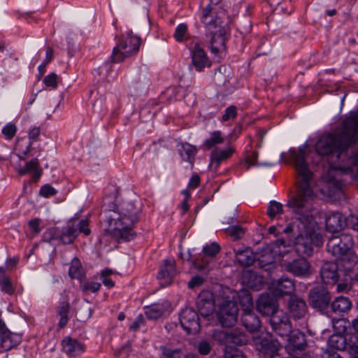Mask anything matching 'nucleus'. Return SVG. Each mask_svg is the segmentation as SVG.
Wrapping results in <instances>:
<instances>
[{
    "label": "nucleus",
    "instance_id": "6ab92c4d",
    "mask_svg": "<svg viewBox=\"0 0 358 358\" xmlns=\"http://www.w3.org/2000/svg\"><path fill=\"white\" fill-rule=\"evenodd\" d=\"M22 341L21 336L11 332L0 318V343L1 348L7 352L17 346Z\"/></svg>",
    "mask_w": 358,
    "mask_h": 358
},
{
    "label": "nucleus",
    "instance_id": "f257e3e1",
    "mask_svg": "<svg viewBox=\"0 0 358 358\" xmlns=\"http://www.w3.org/2000/svg\"><path fill=\"white\" fill-rule=\"evenodd\" d=\"M305 150L303 148H299L297 152L294 149L289 150L287 162L294 165L298 185L296 194L287 200L286 206L299 222L300 227L306 226L311 230L313 226H317L313 215L312 201L315 195L310 186L313 173L305 160Z\"/></svg>",
    "mask_w": 358,
    "mask_h": 358
},
{
    "label": "nucleus",
    "instance_id": "69168bd1",
    "mask_svg": "<svg viewBox=\"0 0 358 358\" xmlns=\"http://www.w3.org/2000/svg\"><path fill=\"white\" fill-rule=\"evenodd\" d=\"M244 234V229L240 226H234L230 230V235L235 239L241 238Z\"/></svg>",
    "mask_w": 358,
    "mask_h": 358
},
{
    "label": "nucleus",
    "instance_id": "c03bdc74",
    "mask_svg": "<svg viewBox=\"0 0 358 358\" xmlns=\"http://www.w3.org/2000/svg\"><path fill=\"white\" fill-rule=\"evenodd\" d=\"M164 314L162 307L157 304H152L145 307V315L149 320H157Z\"/></svg>",
    "mask_w": 358,
    "mask_h": 358
},
{
    "label": "nucleus",
    "instance_id": "7ed1b4c3",
    "mask_svg": "<svg viewBox=\"0 0 358 358\" xmlns=\"http://www.w3.org/2000/svg\"><path fill=\"white\" fill-rule=\"evenodd\" d=\"M354 241L350 234L342 233L330 238L327 245V251L343 262L353 265L357 262V257L352 250Z\"/></svg>",
    "mask_w": 358,
    "mask_h": 358
},
{
    "label": "nucleus",
    "instance_id": "8fccbe9b",
    "mask_svg": "<svg viewBox=\"0 0 358 358\" xmlns=\"http://www.w3.org/2000/svg\"><path fill=\"white\" fill-rule=\"evenodd\" d=\"M221 248L216 242H213L203 248L202 253L214 259L215 256L220 252Z\"/></svg>",
    "mask_w": 358,
    "mask_h": 358
},
{
    "label": "nucleus",
    "instance_id": "ea45409f",
    "mask_svg": "<svg viewBox=\"0 0 358 358\" xmlns=\"http://www.w3.org/2000/svg\"><path fill=\"white\" fill-rule=\"evenodd\" d=\"M0 287L1 291L9 295H12L15 292V288L6 275V270L3 267H0Z\"/></svg>",
    "mask_w": 358,
    "mask_h": 358
},
{
    "label": "nucleus",
    "instance_id": "4d7b16f0",
    "mask_svg": "<svg viewBox=\"0 0 358 358\" xmlns=\"http://www.w3.org/2000/svg\"><path fill=\"white\" fill-rule=\"evenodd\" d=\"M58 76L55 73H51L46 76L43 79V83L48 87L56 89L57 87Z\"/></svg>",
    "mask_w": 358,
    "mask_h": 358
},
{
    "label": "nucleus",
    "instance_id": "1a4fd4ad",
    "mask_svg": "<svg viewBox=\"0 0 358 358\" xmlns=\"http://www.w3.org/2000/svg\"><path fill=\"white\" fill-rule=\"evenodd\" d=\"M108 226L105 229L107 234L116 238L118 242L130 241L135 238L136 233L133 230L134 225L120 224L112 215L106 217Z\"/></svg>",
    "mask_w": 358,
    "mask_h": 358
},
{
    "label": "nucleus",
    "instance_id": "79ce46f5",
    "mask_svg": "<svg viewBox=\"0 0 358 358\" xmlns=\"http://www.w3.org/2000/svg\"><path fill=\"white\" fill-rule=\"evenodd\" d=\"M234 152V150L232 148H229L219 151H214L211 153V162H215L216 166H218L222 161L229 159Z\"/></svg>",
    "mask_w": 358,
    "mask_h": 358
},
{
    "label": "nucleus",
    "instance_id": "9d476101",
    "mask_svg": "<svg viewBox=\"0 0 358 358\" xmlns=\"http://www.w3.org/2000/svg\"><path fill=\"white\" fill-rule=\"evenodd\" d=\"M238 308L234 301L225 300L220 306L217 312V320L224 328L232 327L237 322Z\"/></svg>",
    "mask_w": 358,
    "mask_h": 358
},
{
    "label": "nucleus",
    "instance_id": "ddd939ff",
    "mask_svg": "<svg viewBox=\"0 0 358 358\" xmlns=\"http://www.w3.org/2000/svg\"><path fill=\"white\" fill-rule=\"evenodd\" d=\"M282 266L285 270L299 278H308L311 275V266L304 257L294 258L291 260H283Z\"/></svg>",
    "mask_w": 358,
    "mask_h": 358
},
{
    "label": "nucleus",
    "instance_id": "052dcab7",
    "mask_svg": "<svg viewBox=\"0 0 358 358\" xmlns=\"http://www.w3.org/2000/svg\"><path fill=\"white\" fill-rule=\"evenodd\" d=\"M39 194L40 195L45 198H48L51 196L55 195L57 194V190L51 185L46 184L41 187Z\"/></svg>",
    "mask_w": 358,
    "mask_h": 358
},
{
    "label": "nucleus",
    "instance_id": "72a5a7b5",
    "mask_svg": "<svg viewBox=\"0 0 358 358\" xmlns=\"http://www.w3.org/2000/svg\"><path fill=\"white\" fill-rule=\"evenodd\" d=\"M226 50V38L222 32H215L210 39V51L213 54L217 55L219 52Z\"/></svg>",
    "mask_w": 358,
    "mask_h": 358
},
{
    "label": "nucleus",
    "instance_id": "423d86ee",
    "mask_svg": "<svg viewBox=\"0 0 358 358\" xmlns=\"http://www.w3.org/2000/svg\"><path fill=\"white\" fill-rule=\"evenodd\" d=\"M254 345L262 358H284L279 354L282 345L271 333L262 334L255 338Z\"/></svg>",
    "mask_w": 358,
    "mask_h": 358
},
{
    "label": "nucleus",
    "instance_id": "a18cd8bd",
    "mask_svg": "<svg viewBox=\"0 0 358 358\" xmlns=\"http://www.w3.org/2000/svg\"><path fill=\"white\" fill-rule=\"evenodd\" d=\"M224 142V138L222 136V133L220 131H215L210 134V137L206 139L203 145L207 149H210L216 145L221 144Z\"/></svg>",
    "mask_w": 358,
    "mask_h": 358
},
{
    "label": "nucleus",
    "instance_id": "680f3d73",
    "mask_svg": "<svg viewBox=\"0 0 358 358\" xmlns=\"http://www.w3.org/2000/svg\"><path fill=\"white\" fill-rule=\"evenodd\" d=\"M212 13V7L210 5H208L206 8L203 9L202 16H201V22L205 24H211L214 22L213 20H208V18L210 15Z\"/></svg>",
    "mask_w": 358,
    "mask_h": 358
},
{
    "label": "nucleus",
    "instance_id": "4468645a",
    "mask_svg": "<svg viewBox=\"0 0 358 358\" xmlns=\"http://www.w3.org/2000/svg\"><path fill=\"white\" fill-rule=\"evenodd\" d=\"M179 320L187 334L195 335L200 331V319L194 309L189 307L183 308L180 313Z\"/></svg>",
    "mask_w": 358,
    "mask_h": 358
},
{
    "label": "nucleus",
    "instance_id": "aec40b11",
    "mask_svg": "<svg viewBox=\"0 0 358 358\" xmlns=\"http://www.w3.org/2000/svg\"><path fill=\"white\" fill-rule=\"evenodd\" d=\"M271 289L278 298L283 297L285 295H290L294 291L295 285L292 279L282 276L272 281Z\"/></svg>",
    "mask_w": 358,
    "mask_h": 358
},
{
    "label": "nucleus",
    "instance_id": "2eb2a0df",
    "mask_svg": "<svg viewBox=\"0 0 358 358\" xmlns=\"http://www.w3.org/2000/svg\"><path fill=\"white\" fill-rule=\"evenodd\" d=\"M272 331L280 337L287 336L292 329V326L287 315L282 310L278 311L269 319Z\"/></svg>",
    "mask_w": 358,
    "mask_h": 358
},
{
    "label": "nucleus",
    "instance_id": "864d4df0",
    "mask_svg": "<svg viewBox=\"0 0 358 358\" xmlns=\"http://www.w3.org/2000/svg\"><path fill=\"white\" fill-rule=\"evenodd\" d=\"M212 344L206 340L201 341L197 345L198 352L203 356L209 355L212 351Z\"/></svg>",
    "mask_w": 358,
    "mask_h": 358
},
{
    "label": "nucleus",
    "instance_id": "2f4dec72",
    "mask_svg": "<svg viewBox=\"0 0 358 358\" xmlns=\"http://www.w3.org/2000/svg\"><path fill=\"white\" fill-rule=\"evenodd\" d=\"M249 340V336L240 328H235L229 331V344L243 346L247 345Z\"/></svg>",
    "mask_w": 358,
    "mask_h": 358
},
{
    "label": "nucleus",
    "instance_id": "3c124183",
    "mask_svg": "<svg viewBox=\"0 0 358 358\" xmlns=\"http://www.w3.org/2000/svg\"><path fill=\"white\" fill-rule=\"evenodd\" d=\"M187 25L181 23L176 29L173 37L177 42H182L187 39Z\"/></svg>",
    "mask_w": 358,
    "mask_h": 358
},
{
    "label": "nucleus",
    "instance_id": "20e7f679",
    "mask_svg": "<svg viewBox=\"0 0 358 358\" xmlns=\"http://www.w3.org/2000/svg\"><path fill=\"white\" fill-rule=\"evenodd\" d=\"M141 43V37L134 35L131 31H128L126 36L119 38L117 43L113 48L110 57V63L122 62L125 59L136 55Z\"/></svg>",
    "mask_w": 358,
    "mask_h": 358
},
{
    "label": "nucleus",
    "instance_id": "b1692460",
    "mask_svg": "<svg viewBox=\"0 0 358 358\" xmlns=\"http://www.w3.org/2000/svg\"><path fill=\"white\" fill-rule=\"evenodd\" d=\"M352 307V301L348 297L339 296L334 300L331 299L329 309L332 313L343 316L345 313H348Z\"/></svg>",
    "mask_w": 358,
    "mask_h": 358
},
{
    "label": "nucleus",
    "instance_id": "9b49d317",
    "mask_svg": "<svg viewBox=\"0 0 358 358\" xmlns=\"http://www.w3.org/2000/svg\"><path fill=\"white\" fill-rule=\"evenodd\" d=\"M191 64L189 67H193L196 71L202 72L206 68H210L213 62L207 55L204 49L198 42H192L189 45Z\"/></svg>",
    "mask_w": 358,
    "mask_h": 358
},
{
    "label": "nucleus",
    "instance_id": "393cba45",
    "mask_svg": "<svg viewBox=\"0 0 358 358\" xmlns=\"http://www.w3.org/2000/svg\"><path fill=\"white\" fill-rule=\"evenodd\" d=\"M241 323L250 333L257 332L261 328V321L253 310L243 312Z\"/></svg>",
    "mask_w": 358,
    "mask_h": 358
},
{
    "label": "nucleus",
    "instance_id": "dca6fc26",
    "mask_svg": "<svg viewBox=\"0 0 358 358\" xmlns=\"http://www.w3.org/2000/svg\"><path fill=\"white\" fill-rule=\"evenodd\" d=\"M140 209L134 203H127L122 208L120 213L113 211L112 215L116 217V222L121 224L134 225L139 221Z\"/></svg>",
    "mask_w": 358,
    "mask_h": 358
},
{
    "label": "nucleus",
    "instance_id": "cd10ccee",
    "mask_svg": "<svg viewBox=\"0 0 358 358\" xmlns=\"http://www.w3.org/2000/svg\"><path fill=\"white\" fill-rule=\"evenodd\" d=\"M78 236L77 226L69 223L62 229L59 228V241L64 245L71 244Z\"/></svg>",
    "mask_w": 358,
    "mask_h": 358
},
{
    "label": "nucleus",
    "instance_id": "de8ad7c7",
    "mask_svg": "<svg viewBox=\"0 0 358 358\" xmlns=\"http://www.w3.org/2000/svg\"><path fill=\"white\" fill-rule=\"evenodd\" d=\"M223 358H247L242 350L234 346H226L224 350Z\"/></svg>",
    "mask_w": 358,
    "mask_h": 358
},
{
    "label": "nucleus",
    "instance_id": "bb28decb",
    "mask_svg": "<svg viewBox=\"0 0 358 358\" xmlns=\"http://www.w3.org/2000/svg\"><path fill=\"white\" fill-rule=\"evenodd\" d=\"M33 171L32 180L37 182L43 173V170L40 167V163L37 158H33L29 162H27L23 168L18 170V173L20 176H24L27 173Z\"/></svg>",
    "mask_w": 358,
    "mask_h": 358
},
{
    "label": "nucleus",
    "instance_id": "09e8293b",
    "mask_svg": "<svg viewBox=\"0 0 358 358\" xmlns=\"http://www.w3.org/2000/svg\"><path fill=\"white\" fill-rule=\"evenodd\" d=\"M213 337L215 341L220 345L229 344V331L217 330L215 331Z\"/></svg>",
    "mask_w": 358,
    "mask_h": 358
},
{
    "label": "nucleus",
    "instance_id": "a878e982",
    "mask_svg": "<svg viewBox=\"0 0 358 358\" xmlns=\"http://www.w3.org/2000/svg\"><path fill=\"white\" fill-rule=\"evenodd\" d=\"M346 225L345 219L340 213H333L326 217V229L331 233H336L342 230Z\"/></svg>",
    "mask_w": 358,
    "mask_h": 358
},
{
    "label": "nucleus",
    "instance_id": "5701e85b",
    "mask_svg": "<svg viewBox=\"0 0 358 358\" xmlns=\"http://www.w3.org/2000/svg\"><path fill=\"white\" fill-rule=\"evenodd\" d=\"M63 351L70 357L82 355L85 350V345L70 336L65 337L62 341Z\"/></svg>",
    "mask_w": 358,
    "mask_h": 358
},
{
    "label": "nucleus",
    "instance_id": "338daca9",
    "mask_svg": "<svg viewBox=\"0 0 358 358\" xmlns=\"http://www.w3.org/2000/svg\"><path fill=\"white\" fill-rule=\"evenodd\" d=\"M144 324V318L142 314L138 315L129 327V330L136 331L141 324Z\"/></svg>",
    "mask_w": 358,
    "mask_h": 358
},
{
    "label": "nucleus",
    "instance_id": "4be33fe9",
    "mask_svg": "<svg viewBox=\"0 0 358 358\" xmlns=\"http://www.w3.org/2000/svg\"><path fill=\"white\" fill-rule=\"evenodd\" d=\"M176 266L174 260L165 259L160 266L157 278L163 282L165 285L172 283L174 277L176 275Z\"/></svg>",
    "mask_w": 358,
    "mask_h": 358
},
{
    "label": "nucleus",
    "instance_id": "603ef678",
    "mask_svg": "<svg viewBox=\"0 0 358 358\" xmlns=\"http://www.w3.org/2000/svg\"><path fill=\"white\" fill-rule=\"evenodd\" d=\"M43 240L50 243L54 240L59 241V228L52 227L48 229L43 235Z\"/></svg>",
    "mask_w": 358,
    "mask_h": 358
},
{
    "label": "nucleus",
    "instance_id": "bf43d9fd",
    "mask_svg": "<svg viewBox=\"0 0 358 358\" xmlns=\"http://www.w3.org/2000/svg\"><path fill=\"white\" fill-rule=\"evenodd\" d=\"M17 131L16 126L14 124H8L2 129V134L6 139H12Z\"/></svg>",
    "mask_w": 358,
    "mask_h": 358
},
{
    "label": "nucleus",
    "instance_id": "473e14b6",
    "mask_svg": "<svg viewBox=\"0 0 358 358\" xmlns=\"http://www.w3.org/2000/svg\"><path fill=\"white\" fill-rule=\"evenodd\" d=\"M236 295L238 301L242 308L243 312L253 310V299L249 290L246 289H242L236 293Z\"/></svg>",
    "mask_w": 358,
    "mask_h": 358
},
{
    "label": "nucleus",
    "instance_id": "5fc2aeb1",
    "mask_svg": "<svg viewBox=\"0 0 358 358\" xmlns=\"http://www.w3.org/2000/svg\"><path fill=\"white\" fill-rule=\"evenodd\" d=\"M81 282L80 287L83 292L90 291L92 293H96L100 289V288L101 287V283L96 282Z\"/></svg>",
    "mask_w": 358,
    "mask_h": 358
},
{
    "label": "nucleus",
    "instance_id": "7c9ffc66",
    "mask_svg": "<svg viewBox=\"0 0 358 358\" xmlns=\"http://www.w3.org/2000/svg\"><path fill=\"white\" fill-rule=\"evenodd\" d=\"M253 266L255 268L271 273L275 268V262L271 254L262 255L258 258H255Z\"/></svg>",
    "mask_w": 358,
    "mask_h": 358
},
{
    "label": "nucleus",
    "instance_id": "58836bf2",
    "mask_svg": "<svg viewBox=\"0 0 358 358\" xmlns=\"http://www.w3.org/2000/svg\"><path fill=\"white\" fill-rule=\"evenodd\" d=\"M347 352L351 355H358V334L345 329Z\"/></svg>",
    "mask_w": 358,
    "mask_h": 358
},
{
    "label": "nucleus",
    "instance_id": "39448f33",
    "mask_svg": "<svg viewBox=\"0 0 358 358\" xmlns=\"http://www.w3.org/2000/svg\"><path fill=\"white\" fill-rule=\"evenodd\" d=\"M300 233L295 238L294 250L299 256L308 257L313 255V245L320 246L322 244V236L316 230L317 226L309 229L306 226H298Z\"/></svg>",
    "mask_w": 358,
    "mask_h": 358
},
{
    "label": "nucleus",
    "instance_id": "0eeeda50",
    "mask_svg": "<svg viewBox=\"0 0 358 358\" xmlns=\"http://www.w3.org/2000/svg\"><path fill=\"white\" fill-rule=\"evenodd\" d=\"M331 299V292L323 285L314 286L308 292V302L310 306L321 314H328Z\"/></svg>",
    "mask_w": 358,
    "mask_h": 358
},
{
    "label": "nucleus",
    "instance_id": "e433bc0d",
    "mask_svg": "<svg viewBox=\"0 0 358 358\" xmlns=\"http://www.w3.org/2000/svg\"><path fill=\"white\" fill-rule=\"evenodd\" d=\"M69 275L71 278L77 279L80 282L86 277L81 263L77 257H74L71 261V264L69 269Z\"/></svg>",
    "mask_w": 358,
    "mask_h": 358
},
{
    "label": "nucleus",
    "instance_id": "0e129e2a",
    "mask_svg": "<svg viewBox=\"0 0 358 358\" xmlns=\"http://www.w3.org/2000/svg\"><path fill=\"white\" fill-rule=\"evenodd\" d=\"M88 221L87 220H82L79 222V224L78 225V234L83 233L85 236H88L90 234L91 231L88 228Z\"/></svg>",
    "mask_w": 358,
    "mask_h": 358
},
{
    "label": "nucleus",
    "instance_id": "37998d69",
    "mask_svg": "<svg viewBox=\"0 0 358 358\" xmlns=\"http://www.w3.org/2000/svg\"><path fill=\"white\" fill-rule=\"evenodd\" d=\"M159 350L161 351L160 358H185V355L179 348L171 349L162 345L159 347Z\"/></svg>",
    "mask_w": 358,
    "mask_h": 358
},
{
    "label": "nucleus",
    "instance_id": "c756f323",
    "mask_svg": "<svg viewBox=\"0 0 358 358\" xmlns=\"http://www.w3.org/2000/svg\"><path fill=\"white\" fill-rule=\"evenodd\" d=\"M328 348L329 350H336L347 352L346 334L344 329L343 334H334L328 339Z\"/></svg>",
    "mask_w": 358,
    "mask_h": 358
},
{
    "label": "nucleus",
    "instance_id": "f3484780",
    "mask_svg": "<svg viewBox=\"0 0 358 358\" xmlns=\"http://www.w3.org/2000/svg\"><path fill=\"white\" fill-rule=\"evenodd\" d=\"M196 304L198 311L202 317H207L211 315L215 308L213 293L209 290L201 291L197 296Z\"/></svg>",
    "mask_w": 358,
    "mask_h": 358
},
{
    "label": "nucleus",
    "instance_id": "13d9d810",
    "mask_svg": "<svg viewBox=\"0 0 358 358\" xmlns=\"http://www.w3.org/2000/svg\"><path fill=\"white\" fill-rule=\"evenodd\" d=\"M282 234H285L287 236L288 238H291L295 235L294 233V224L289 223L287 224L285 227H282L281 226L279 227V229L275 234V236H278Z\"/></svg>",
    "mask_w": 358,
    "mask_h": 358
},
{
    "label": "nucleus",
    "instance_id": "c9c22d12",
    "mask_svg": "<svg viewBox=\"0 0 358 358\" xmlns=\"http://www.w3.org/2000/svg\"><path fill=\"white\" fill-rule=\"evenodd\" d=\"M349 152L350 155L346 158L345 169L353 173L358 171V140L355 145L349 148Z\"/></svg>",
    "mask_w": 358,
    "mask_h": 358
},
{
    "label": "nucleus",
    "instance_id": "f704fd0d",
    "mask_svg": "<svg viewBox=\"0 0 358 358\" xmlns=\"http://www.w3.org/2000/svg\"><path fill=\"white\" fill-rule=\"evenodd\" d=\"M70 309L71 305L67 301L60 302L57 308V313L60 316V319L58 322V327L60 329H64L69 320V313L70 312Z\"/></svg>",
    "mask_w": 358,
    "mask_h": 358
},
{
    "label": "nucleus",
    "instance_id": "49530a36",
    "mask_svg": "<svg viewBox=\"0 0 358 358\" xmlns=\"http://www.w3.org/2000/svg\"><path fill=\"white\" fill-rule=\"evenodd\" d=\"M266 213L271 219L283 213L282 205L275 201H271L267 208Z\"/></svg>",
    "mask_w": 358,
    "mask_h": 358
},
{
    "label": "nucleus",
    "instance_id": "e2e57ef3",
    "mask_svg": "<svg viewBox=\"0 0 358 358\" xmlns=\"http://www.w3.org/2000/svg\"><path fill=\"white\" fill-rule=\"evenodd\" d=\"M204 282L203 278L199 276V275H195L191 278L189 282H188V288L193 289L195 287H198L201 286Z\"/></svg>",
    "mask_w": 358,
    "mask_h": 358
},
{
    "label": "nucleus",
    "instance_id": "4c0bfd02",
    "mask_svg": "<svg viewBox=\"0 0 358 358\" xmlns=\"http://www.w3.org/2000/svg\"><path fill=\"white\" fill-rule=\"evenodd\" d=\"M213 262V259L202 253L193 260L192 265L198 271L207 273L210 271L209 264Z\"/></svg>",
    "mask_w": 358,
    "mask_h": 358
},
{
    "label": "nucleus",
    "instance_id": "f8f14e48",
    "mask_svg": "<svg viewBox=\"0 0 358 358\" xmlns=\"http://www.w3.org/2000/svg\"><path fill=\"white\" fill-rule=\"evenodd\" d=\"M256 309L262 315L272 317L279 309L278 297L271 292L262 293L256 302Z\"/></svg>",
    "mask_w": 358,
    "mask_h": 358
},
{
    "label": "nucleus",
    "instance_id": "c85d7f7f",
    "mask_svg": "<svg viewBox=\"0 0 358 358\" xmlns=\"http://www.w3.org/2000/svg\"><path fill=\"white\" fill-rule=\"evenodd\" d=\"M234 252L236 262L239 266L246 268L254 265L255 255L250 248L234 250Z\"/></svg>",
    "mask_w": 358,
    "mask_h": 358
},
{
    "label": "nucleus",
    "instance_id": "6e6552de",
    "mask_svg": "<svg viewBox=\"0 0 358 358\" xmlns=\"http://www.w3.org/2000/svg\"><path fill=\"white\" fill-rule=\"evenodd\" d=\"M285 350L294 358H306V350L308 346L307 336L299 329H292L287 335Z\"/></svg>",
    "mask_w": 358,
    "mask_h": 358
},
{
    "label": "nucleus",
    "instance_id": "6e6d98bb",
    "mask_svg": "<svg viewBox=\"0 0 358 358\" xmlns=\"http://www.w3.org/2000/svg\"><path fill=\"white\" fill-rule=\"evenodd\" d=\"M237 108L235 106L227 107L222 116V121L227 122L231 119H235L237 117Z\"/></svg>",
    "mask_w": 358,
    "mask_h": 358
},
{
    "label": "nucleus",
    "instance_id": "774afa93",
    "mask_svg": "<svg viewBox=\"0 0 358 358\" xmlns=\"http://www.w3.org/2000/svg\"><path fill=\"white\" fill-rule=\"evenodd\" d=\"M345 329L358 334V316L352 320L351 322H349L348 326L345 327Z\"/></svg>",
    "mask_w": 358,
    "mask_h": 358
},
{
    "label": "nucleus",
    "instance_id": "f03ea898",
    "mask_svg": "<svg viewBox=\"0 0 358 358\" xmlns=\"http://www.w3.org/2000/svg\"><path fill=\"white\" fill-rule=\"evenodd\" d=\"M358 140V110L352 111L343 122V130L336 134L322 136L315 144L318 155L327 157L329 161L345 162L343 157L348 155V149Z\"/></svg>",
    "mask_w": 358,
    "mask_h": 358
},
{
    "label": "nucleus",
    "instance_id": "a211bd4d",
    "mask_svg": "<svg viewBox=\"0 0 358 358\" xmlns=\"http://www.w3.org/2000/svg\"><path fill=\"white\" fill-rule=\"evenodd\" d=\"M320 275L324 284L335 285L341 277L338 264L335 262H324L320 268Z\"/></svg>",
    "mask_w": 358,
    "mask_h": 358
},
{
    "label": "nucleus",
    "instance_id": "412c9836",
    "mask_svg": "<svg viewBox=\"0 0 358 358\" xmlns=\"http://www.w3.org/2000/svg\"><path fill=\"white\" fill-rule=\"evenodd\" d=\"M288 310L294 320L304 318L308 313V306L304 299L296 296H291L288 301Z\"/></svg>",
    "mask_w": 358,
    "mask_h": 358
},
{
    "label": "nucleus",
    "instance_id": "a19ab883",
    "mask_svg": "<svg viewBox=\"0 0 358 358\" xmlns=\"http://www.w3.org/2000/svg\"><path fill=\"white\" fill-rule=\"evenodd\" d=\"M197 150L195 146L188 143H183L180 150V155L183 160L193 163Z\"/></svg>",
    "mask_w": 358,
    "mask_h": 358
}]
</instances>
